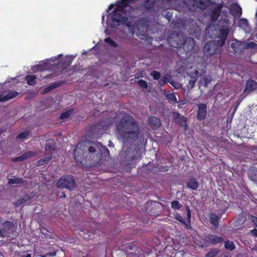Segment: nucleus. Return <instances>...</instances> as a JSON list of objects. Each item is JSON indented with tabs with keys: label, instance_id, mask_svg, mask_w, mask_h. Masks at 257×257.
Here are the masks:
<instances>
[{
	"label": "nucleus",
	"instance_id": "7",
	"mask_svg": "<svg viewBox=\"0 0 257 257\" xmlns=\"http://www.w3.org/2000/svg\"><path fill=\"white\" fill-rule=\"evenodd\" d=\"M185 37L183 34H171L167 39L168 43L171 47L181 48L183 44Z\"/></svg>",
	"mask_w": 257,
	"mask_h": 257
},
{
	"label": "nucleus",
	"instance_id": "11",
	"mask_svg": "<svg viewBox=\"0 0 257 257\" xmlns=\"http://www.w3.org/2000/svg\"><path fill=\"white\" fill-rule=\"evenodd\" d=\"M229 12L232 16L238 18L242 14V9L238 4L233 3L230 6Z\"/></svg>",
	"mask_w": 257,
	"mask_h": 257
},
{
	"label": "nucleus",
	"instance_id": "16",
	"mask_svg": "<svg viewBox=\"0 0 257 257\" xmlns=\"http://www.w3.org/2000/svg\"><path fill=\"white\" fill-rule=\"evenodd\" d=\"M257 89V82L252 79H248L246 82L244 92L248 93Z\"/></svg>",
	"mask_w": 257,
	"mask_h": 257
},
{
	"label": "nucleus",
	"instance_id": "59",
	"mask_svg": "<svg viewBox=\"0 0 257 257\" xmlns=\"http://www.w3.org/2000/svg\"><path fill=\"white\" fill-rule=\"evenodd\" d=\"M44 78H49V76H48V75H47V76H46L44 77Z\"/></svg>",
	"mask_w": 257,
	"mask_h": 257
},
{
	"label": "nucleus",
	"instance_id": "33",
	"mask_svg": "<svg viewBox=\"0 0 257 257\" xmlns=\"http://www.w3.org/2000/svg\"><path fill=\"white\" fill-rule=\"evenodd\" d=\"M104 42L108 44L110 46L116 48L117 47L116 43L112 40L110 37H107L104 39Z\"/></svg>",
	"mask_w": 257,
	"mask_h": 257
},
{
	"label": "nucleus",
	"instance_id": "45",
	"mask_svg": "<svg viewBox=\"0 0 257 257\" xmlns=\"http://www.w3.org/2000/svg\"><path fill=\"white\" fill-rule=\"evenodd\" d=\"M196 4L201 6V7H203V8H205L207 6V5L205 3V1L204 0H198Z\"/></svg>",
	"mask_w": 257,
	"mask_h": 257
},
{
	"label": "nucleus",
	"instance_id": "21",
	"mask_svg": "<svg viewBox=\"0 0 257 257\" xmlns=\"http://www.w3.org/2000/svg\"><path fill=\"white\" fill-rule=\"evenodd\" d=\"M53 154L52 152L48 153L47 156L44 158L40 159L37 162V166H40L48 164L49 161L52 159Z\"/></svg>",
	"mask_w": 257,
	"mask_h": 257
},
{
	"label": "nucleus",
	"instance_id": "34",
	"mask_svg": "<svg viewBox=\"0 0 257 257\" xmlns=\"http://www.w3.org/2000/svg\"><path fill=\"white\" fill-rule=\"evenodd\" d=\"M224 246L225 248L229 249L230 250H232L235 247L234 244L233 243V242L229 240H227L225 242Z\"/></svg>",
	"mask_w": 257,
	"mask_h": 257
},
{
	"label": "nucleus",
	"instance_id": "23",
	"mask_svg": "<svg viewBox=\"0 0 257 257\" xmlns=\"http://www.w3.org/2000/svg\"><path fill=\"white\" fill-rule=\"evenodd\" d=\"M50 67V63L48 62H44L42 63L35 65L34 69L39 71H44L48 70Z\"/></svg>",
	"mask_w": 257,
	"mask_h": 257
},
{
	"label": "nucleus",
	"instance_id": "18",
	"mask_svg": "<svg viewBox=\"0 0 257 257\" xmlns=\"http://www.w3.org/2000/svg\"><path fill=\"white\" fill-rule=\"evenodd\" d=\"M63 84H64V82L62 81L54 82L50 85L45 88L43 90L42 93L43 94L48 93L51 92V91H52L53 89L61 86Z\"/></svg>",
	"mask_w": 257,
	"mask_h": 257
},
{
	"label": "nucleus",
	"instance_id": "13",
	"mask_svg": "<svg viewBox=\"0 0 257 257\" xmlns=\"http://www.w3.org/2000/svg\"><path fill=\"white\" fill-rule=\"evenodd\" d=\"M204 240L208 244H216L222 241V239L217 235L209 234L204 238Z\"/></svg>",
	"mask_w": 257,
	"mask_h": 257
},
{
	"label": "nucleus",
	"instance_id": "2",
	"mask_svg": "<svg viewBox=\"0 0 257 257\" xmlns=\"http://www.w3.org/2000/svg\"><path fill=\"white\" fill-rule=\"evenodd\" d=\"M116 131L124 144H131L138 138L140 127L138 122L127 114L116 124Z\"/></svg>",
	"mask_w": 257,
	"mask_h": 257
},
{
	"label": "nucleus",
	"instance_id": "57",
	"mask_svg": "<svg viewBox=\"0 0 257 257\" xmlns=\"http://www.w3.org/2000/svg\"><path fill=\"white\" fill-rule=\"evenodd\" d=\"M3 96L2 94H0V100H3ZM0 102H4V101L0 100Z\"/></svg>",
	"mask_w": 257,
	"mask_h": 257
},
{
	"label": "nucleus",
	"instance_id": "27",
	"mask_svg": "<svg viewBox=\"0 0 257 257\" xmlns=\"http://www.w3.org/2000/svg\"><path fill=\"white\" fill-rule=\"evenodd\" d=\"M37 78L36 75H27L25 77V80L29 85L34 86L37 83Z\"/></svg>",
	"mask_w": 257,
	"mask_h": 257
},
{
	"label": "nucleus",
	"instance_id": "31",
	"mask_svg": "<svg viewBox=\"0 0 257 257\" xmlns=\"http://www.w3.org/2000/svg\"><path fill=\"white\" fill-rule=\"evenodd\" d=\"M36 155V153L32 151H27L22 154L24 160L29 159Z\"/></svg>",
	"mask_w": 257,
	"mask_h": 257
},
{
	"label": "nucleus",
	"instance_id": "5",
	"mask_svg": "<svg viewBox=\"0 0 257 257\" xmlns=\"http://www.w3.org/2000/svg\"><path fill=\"white\" fill-rule=\"evenodd\" d=\"M59 188H67L72 190L76 186L74 177L71 175H64L60 178L56 183Z\"/></svg>",
	"mask_w": 257,
	"mask_h": 257
},
{
	"label": "nucleus",
	"instance_id": "48",
	"mask_svg": "<svg viewBox=\"0 0 257 257\" xmlns=\"http://www.w3.org/2000/svg\"><path fill=\"white\" fill-rule=\"evenodd\" d=\"M239 24L241 25L246 26L247 25V21L246 19H241L239 20Z\"/></svg>",
	"mask_w": 257,
	"mask_h": 257
},
{
	"label": "nucleus",
	"instance_id": "15",
	"mask_svg": "<svg viewBox=\"0 0 257 257\" xmlns=\"http://www.w3.org/2000/svg\"><path fill=\"white\" fill-rule=\"evenodd\" d=\"M174 117L177 124L182 126H186L187 119L184 116L181 115L178 112H176L174 114Z\"/></svg>",
	"mask_w": 257,
	"mask_h": 257
},
{
	"label": "nucleus",
	"instance_id": "62",
	"mask_svg": "<svg viewBox=\"0 0 257 257\" xmlns=\"http://www.w3.org/2000/svg\"><path fill=\"white\" fill-rule=\"evenodd\" d=\"M237 107H236V105L235 106L234 109V111L236 110V109H237Z\"/></svg>",
	"mask_w": 257,
	"mask_h": 257
},
{
	"label": "nucleus",
	"instance_id": "14",
	"mask_svg": "<svg viewBox=\"0 0 257 257\" xmlns=\"http://www.w3.org/2000/svg\"><path fill=\"white\" fill-rule=\"evenodd\" d=\"M222 6L221 5H218L211 11L210 19L212 22H216L219 18Z\"/></svg>",
	"mask_w": 257,
	"mask_h": 257
},
{
	"label": "nucleus",
	"instance_id": "38",
	"mask_svg": "<svg viewBox=\"0 0 257 257\" xmlns=\"http://www.w3.org/2000/svg\"><path fill=\"white\" fill-rule=\"evenodd\" d=\"M218 253V250L216 249H213L208 252L206 255V257H214Z\"/></svg>",
	"mask_w": 257,
	"mask_h": 257
},
{
	"label": "nucleus",
	"instance_id": "10",
	"mask_svg": "<svg viewBox=\"0 0 257 257\" xmlns=\"http://www.w3.org/2000/svg\"><path fill=\"white\" fill-rule=\"evenodd\" d=\"M198 110L197 114V119L199 120H203L207 115V106L204 103H199L197 104Z\"/></svg>",
	"mask_w": 257,
	"mask_h": 257
},
{
	"label": "nucleus",
	"instance_id": "19",
	"mask_svg": "<svg viewBox=\"0 0 257 257\" xmlns=\"http://www.w3.org/2000/svg\"><path fill=\"white\" fill-rule=\"evenodd\" d=\"M224 213L222 211L221 213H218V214L211 213L210 214V221L211 223L217 228L218 227V219L221 217L222 214Z\"/></svg>",
	"mask_w": 257,
	"mask_h": 257
},
{
	"label": "nucleus",
	"instance_id": "25",
	"mask_svg": "<svg viewBox=\"0 0 257 257\" xmlns=\"http://www.w3.org/2000/svg\"><path fill=\"white\" fill-rule=\"evenodd\" d=\"M13 226V223L10 221H6L3 223V228L0 230V234L4 236V233L10 229H11Z\"/></svg>",
	"mask_w": 257,
	"mask_h": 257
},
{
	"label": "nucleus",
	"instance_id": "41",
	"mask_svg": "<svg viewBox=\"0 0 257 257\" xmlns=\"http://www.w3.org/2000/svg\"><path fill=\"white\" fill-rule=\"evenodd\" d=\"M29 132L28 131H24L23 132L20 133L17 137V138L18 139H25L28 137L29 135Z\"/></svg>",
	"mask_w": 257,
	"mask_h": 257
},
{
	"label": "nucleus",
	"instance_id": "56",
	"mask_svg": "<svg viewBox=\"0 0 257 257\" xmlns=\"http://www.w3.org/2000/svg\"><path fill=\"white\" fill-rule=\"evenodd\" d=\"M22 257H31V255L30 253H26L22 255Z\"/></svg>",
	"mask_w": 257,
	"mask_h": 257
},
{
	"label": "nucleus",
	"instance_id": "17",
	"mask_svg": "<svg viewBox=\"0 0 257 257\" xmlns=\"http://www.w3.org/2000/svg\"><path fill=\"white\" fill-rule=\"evenodd\" d=\"M186 186L187 188L191 189L192 190H196L199 187V183L196 179L193 177H191L187 180L186 182Z\"/></svg>",
	"mask_w": 257,
	"mask_h": 257
},
{
	"label": "nucleus",
	"instance_id": "47",
	"mask_svg": "<svg viewBox=\"0 0 257 257\" xmlns=\"http://www.w3.org/2000/svg\"><path fill=\"white\" fill-rule=\"evenodd\" d=\"M175 217L177 220L180 221L182 223H184V219L181 215L179 214H176Z\"/></svg>",
	"mask_w": 257,
	"mask_h": 257
},
{
	"label": "nucleus",
	"instance_id": "35",
	"mask_svg": "<svg viewBox=\"0 0 257 257\" xmlns=\"http://www.w3.org/2000/svg\"><path fill=\"white\" fill-rule=\"evenodd\" d=\"M248 177L251 181L257 182V175L254 171H249L248 173Z\"/></svg>",
	"mask_w": 257,
	"mask_h": 257
},
{
	"label": "nucleus",
	"instance_id": "50",
	"mask_svg": "<svg viewBox=\"0 0 257 257\" xmlns=\"http://www.w3.org/2000/svg\"><path fill=\"white\" fill-rule=\"evenodd\" d=\"M187 219H188V220L190 221V220L191 219V212H190V210H187Z\"/></svg>",
	"mask_w": 257,
	"mask_h": 257
},
{
	"label": "nucleus",
	"instance_id": "53",
	"mask_svg": "<svg viewBox=\"0 0 257 257\" xmlns=\"http://www.w3.org/2000/svg\"><path fill=\"white\" fill-rule=\"evenodd\" d=\"M47 255L51 256H55L56 255V252L52 251V252H49V253H48Z\"/></svg>",
	"mask_w": 257,
	"mask_h": 257
},
{
	"label": "nucleus",
	"instance_id": "6",
	"mask_svg": "<svg viewBox=\"0 0 257 257\" xmlns=\"http://www.w3.org/2000/svg\"><path fill=\"white\" fill-rule=\"evenodd\" d=\"M222 46L220 45L217 40L209 41L205 43L203 48V51L206 56L215 54L219 48Z\"/></svg>",
	"mask_w": 257,
	"mask_h": 257
},
{
	"label": "nucleus",
	"instance_id": "49",
	"mask_svg": "<svg viewBox=\"0 0 257 257\" xmlns=\"http://www.w3.org/2000/svg\"><path fill=\"white\" fill-rule=\"evenodd\" d=\"M153 204L154 205H155V206L156 207L158 208L159 206H157V205H159L160 203L158 202H157V201H151L150 202H148V205H152Z\"/></svg>",
	"mask_w": 257,
	"mask_h": 257
},
{
	"label": "nucleus",
	"instance_id": "52",
	"mask_svg": "<svg viewBox=\"0 0 257 257\" xmlns=\"http://www.w3.org/2000/svg\"><path fill=\"white\" fill-rule=\"evenodd\" d=\"M113 4H110L108 6V8H107V9L106 10V12L108 13L113 8Z\"/></svg>",
	"mask_w": 257,
	"mask_h": 257
},
{
	"label": "nucleus",
	"instance_id": "26",
	"mask_svg": "<svg viewBox=\"0 0 257 257\" xmlns=\"http://www.w3.org/2000/svg\"><path fill=\"white\" fill-rule=\"evenodd\" d=\"M171 76L169 74H165L158 82V85L160 87H163L166 83L170 82Z\"/></svg>",
	"mask_w": 257,
	"mask_h": 257
},
{
	"label": "nucleus",
	"instance_id": "12",
	"mask_svg": "<svg viewBox=\"0 0 257 257\" xmlns=\"http://www.w3.org/2000/svg\"><path fill=\"white\" fill-rule=\"evenodd\" d=\"M150 126L154 130H158L161 125V121L156 116H150L148 119Z\"/></svg>",
	"mask_w": 257,
	"mask_h": 257
},
{
	"label": "nucleus",
	"instance_id": "54",
	"mask_svg": "<svg viewBox=\"0 0 257 257\" xmlns=\"http://www.w3.org/2000/svg\"><path fill=\"white\" fill-rule=\"evenodd\" d=\"M241 100L239 99H237L236 101V107H238V106L239 105L240 103L241 102Z\"/></svg>",
	"mask_w": 257,
	"mask_h": 257
},
{
	"label": "nucleus",
	"instance_id": "20",
	"mask_svg": "<svg viewBox=\"0 0 257 257\" xmlns=\"http://www.w3.org/2000/svg\"><path fill=\"white\" fill-rule=\"evenodd\" d=\"M242 44L243 42L235 40L231 43L230 47L235 52H237L243 49Z\"/></svg>",
	"mask_w": 257,
	"mask_h": 257
},
{
	"label": "nucleus",
	"instance_id": "9",
	"mask_svg": "<svg viewBox=\"0 0 257 257\" xmlns=\"http://www.w3.org/2000/svg\"><path fill=\"white\" fill-rule=\"evenodd\" d=\"M196 45L195 40L190 37H185L183 44L182 46L183 48L187 52L191 51Z\"/></svg>",
	"mask_w": 257,
	"mask_h": 257
},
{
	"label": "nucleus",
	"instance_id": "29",
	"mask_svg": "<svg viewBox=\"0 0 257 257\" xmlns=\"http://www.w3.org/2000/svg\"><path fill=\"white\" fill-rule=\"evenodd\" d=\"M243 49H253L257 47V44L254 42H243Z\"/></svg>",
	"mask_w": 257,
	"mask_h": 257
},
{
	"label": "nucleus",
	"instance_id": "36",
	"mask_svg": "<svg viewBox=\"0 0 257 257\" xmlns=\"http://www.w3.org/2000/svg\"><path fill=\"white\" fill-rule=\"evenodd\" d=\"M166 98L169 100L170 101L172 102H177V98L174 94V93H171L170 94H167L166 95Z\"/></svg>",
	"mask_w": 257,
	"mask_h": 257
},
{
	"label": "nucleus",
	"instance_id": "61",
	"mask_svg": "<svg viewBox=\"0 0 257 257\" xmlns=\"http://www.w3.org/2000/svg\"><path fill=\"white\" fill-rule=\"evenodd\" d=\"M65 197V194H64V193H63V196H61L60 197L61 198V197Z\"/></svg>",
	"mask_w": 257,
	"mask_h": 257
},
{
	"label": "nucleus",
	"instance_id": "60",
	"mask_svg": "<svg viewBox=\"0 0 257 257\" xmlns=\"http://www.w3.org/2000/svg\"><path fill=\"white\" fill-rule=\"evenodd\" d=\"M192 87H193L194 85L195 81H192Z\"/></svg>",
	"mask_w": 257,
	"mask_h": 257
},
{
	"label": "nucleus",
	"instance_id": "63",
	"mask_svg": "<svg viewBox=\"0 0 257 257\" xmlns=\"http://www.w3.org/2000/svg\"><path fill=\"white\" fill-rule=\"evenodd\" d=\"M205 81L206 83H207L208 82L207 81V79L206 78L205 79Z\"/></svg>",
	"mask_w": 257,
	"mask_h": 257
},
{
	"label": "nucleus",
	"instance_id": "64",
	"mask_svg": "<svg viewBox=\"0 0 257 257\" xmlns=\"http://www.w3.org/2000/svg\"><path fill=\"white\" fill-rule=\"evenodd\" d=\"M255 226L257 228V223L255 224Z\"/></svg>",
	"mask_w": 257,
	"mask_h": 257
},
{
	"label": "nucleus",
	"instance_id": "40",
	"mask_svg": "<svg viewBox=\"0 0 257 257\" xmlns=\"http://www.w3.org/2000/svg\"><path fill=\"white\" fill-rule=\"evenodd\" d=\"M138 84L140 86H141L143 88L146 89L148 87L147 83L143 79H140L139 80H138Z\"/></svg>",
	"mask_w": 257,
	"mask_h": 257
},
{
	"label": "nucleus",
	"instance_id": "32",
	"mask_svg": "<svg viewBox=\"0 0 257 257\" xmlns=\"http://www.w3.org/2000/svg\"><path fill=\"white\" fill-rule=\"evenodd\" d=\"M72 113V111L71 110H68L63 113H61L60 116L59 117L60 119H64L68 118L70 115Z\"/></svg>",
	"mask_w": 257,
	"mask_h": 257
},
{
	"label": "nucleus",
	"instance_id": "43",
	"mask_svg": "<svg viewBox=\"0 0 257 257\" xmlns=\"http://www.w3.org/2000/svg\"><path fill=\"white\" fill-rule=\"evenodd\" d=\"M172 207L173 209H179V203L178 201H173L171 203Z\"/></svg>",
	"mask_w": 257,
	"mask_h": 257
},
{
	"label": "nucleus",
	"instance_id": "42",
	"mask_svg": "<svg viewBox=\"0 0 257 257\" xmlns=\"http://www.w3.org/2000/svg\"><path fill=\"white\" fill-rule=\"evenodd\" d=\"M26 201V199H25L24 198H20L15 203V205L16 207H19L20 205L25 203Z\"/></svg>",
	"mask_w": 257,
	"mask_h": 257
},
{
	"label": "nucleus",
	"instance_id": "51",
	"mask_svg": "<svg viewBox=\"0 0 257 257\" xmlns=\"http://www.w3.org/2000/svg\"><path fill=\"white\" fill-rule=\"evenodd\" d=\"M251 232L254 236H257V229H253L251 231Z\"/></svg>",
	"mask_w": 257,
	"mask_h": 257
},
{
	"label": "nucleus",
	"instance_id": "55",
	"mask_svg": "<svg viewBox=\"0 0 257 257\" xmlns=\"http://www.w3.org/2000/svg\"><path fill=\"white\" fill-rule=\"evenodd\" d=\"M71 62H72L71 58L70 57L68 58V60H67V64L70 65Z\"/></svg>",
	"mask_w": 257,
	"mask_h": 257
},
{
	"label": "nucleus",
	"instance_id": "22",
	"mask_svg": "<svg viewBox=\"0 0 257 257\" xmlns=\"http://www.w3.org/2000/svg\"><path fill=\"white\" fill-rule=\"evenodd\" d=\"M56 148V142L53 139L48 140L45 145V151L46 152L55 151Z\"/></svg>",
	"mask_w": 257,
	"mask_h": 257
},
{
	"label": "nucleus",
	"instance_id": "24",
	"mask_svg": "<svg viewBox=\"0 0 257 257\" xmlns=\"http://www.w3.org/2000/svg\"><path fill=\"white\" fill-rule=\"evenodd\" d=\"M133 0H121L120 2H118L115 8L118 9L122 12L123 9L126 8L130 3H134Z\"/></svg>",
	"mask_w": 257,
	"mask_h": 257
},
{
	"label": "nucleus",
	"instance_id": "28",
	"mask_svg": "<svg viewBox=\"0 0 257 257\" xmlns=\"http://www.w3.org/2000/svg\"><path fill=\"white\" fill-rule=\"evenodd\" d=\"M19 94V93L17 91H13L9 92L6 95L3 96V100L2 101H4V102L7 101L10 99H13L16 96H17Z\"/></svg>",
	"mask_w": 257,
	"mask_h": 257
},
{
	"label": "nucleus",
	"instance_id": "8",
	"mask_svg": "<svg viewBox=\"0 0 257 257\" xmlns=\"http://www.w3.org/2000/svg\"><path fill=\"white\" fill-rule=\"evenodd\" d=\"M229 32V29L226 26H222L218 30L216 38L218 39L217 40L220 45L223 46L225 44Z\"/></svg>",
	"mask_w": 257,
	"mask_h": 257
},
{
	"label": "nucleus",
	"instance_id": "46",
	"mask_svg": "<svg viewBox=\"0 0 257 257\" xmlns=\"http://www.w3.org/2000/svg\"><path fill=\"white\" fill-rule=\"evenodd\" d=\"M248 219L251 220L252 221V222L254 223V225L257 223V217H256L254 216L253 215H249Z\"/></svg>",
	"mask_w": 257,
	"mask_h": 257
},
{
	"label": "nucleus",
	"instance_id": "1",
	"mask_svg": "<svg viewBox=\"0 0 257 257\" xmlns=\"http://www.w3.org/2000/svg\"><path fill=\"white\" fill-rule=\"evenodd\" d=\"M101 154L105 155L109 154L106 147H103L100 143L93 144V146L87 148L83 143H79L75 147L74 157L78 165L82 167L89 165L94 166L100 161Z\"/></svg>",
	"mask_w": 257,
	"mask_h": 257
},
{
	"label": "nucleus",
	"instance_id": "44",
	"mask_svg": "<svg viewBox=\"0 0 257 257\" xmlns=\"http://www.w3.org/2000/svg\"><path fill=\"white\" fill-rule=\"evenodd\" d=\"M13 161L15 162H22L24 161L22 155L19 157H16L13 159Z\"/></svg>",
	"mask_w": 257,
	"mask_h": 257
},
{
	"label": "nucleus",
	"instance_id": "3",
	"mask_svg": "<svg viewBox=\"0 0 257 257\" xmlns=\"http://www.w3.org/2000/svg\"><path fill=\"white\" fill-rule=\"evenodd\" d=\"M122 13L118 8H115L111 13H109L106 20L107 26L111 28H117L120 25L125 24L127 18L123 16Z\"/></svg>",
	"mask_w": 257,
	"mask_h": 257
},
{
	"label": "nucleus",
	"instance_id": "58",
	"mask_svg": "<svg viewBox=\"0 0 257 257\" xmlns=\"http://www.w3.org/2000/svg\"><path fill=\"white\" fill-rule=\"evenodd\" d=\"M104 16H102V21L104 20Z\"/></svg>",
	"mask_w": 257,
	"mask_h": 257
},
{
	"label": "nucleus",
	"instance_id": "37",
	"mask_svg": "<svg viewBox=\"0 0 257 257\" xmlns=\"http://www.w3.org/2000/svg\"><path fill=\"white\" fill-rule=\"evenodd\" d=\"M153 79L155 80H159L161 77V74L159 72L154 70L150 73Z\"/></svg>",
	"mask_w": 257,
	"mask_h": 257
},
{
	"label": "nucleus",
	"instance_id": "30",
	"mask_svg": "<svg viewBox=\"0 0 257 257\" xmlns=\"http://www.w3.org/2000/svg\"><path fill=\"white\" fill-rule=\"evenodd\" d=\"M24 182V179L22 178H17L15 179L10 178L8 180V184L13 185L14 184H21Z\"/></svg>",
	"mask_w": 257,
	"mask_h": 257
},
{
	"label": "nucleus",
	"instance_id": "39",
	"mask_svg": "<svg viewBox=\"0 0 257 257\" xmlns=\"http://www.w3.org/2000/svg\"><path fill=\"white\" fill-rule=\"evenodd\" d=\"M40 232L44 235V236H42V238H48L50 237V235L49 234L50 232L45 228H41L40 229Z\"/></svg>",
	"mask_w": 257,
	"mask_h": 257
},
{
	"label": "nucleus",
	"instance_id": "4",
	"mask_svg": "<svg viewBox=\"0 0 257 257\" xmlns=\"http://www.w3.org/2000/svg\"><path fill=\"white\" fill-rule=\"evenodd\" d=\"M121 156L124 158L122 164L128 166L130 168L134 167L140 159V156L138 155V152L132 148H128L125 150L123 148Z\"/></svg>",
	"mask_w": 257,
	"mask_h": 257
}]
</instances>
